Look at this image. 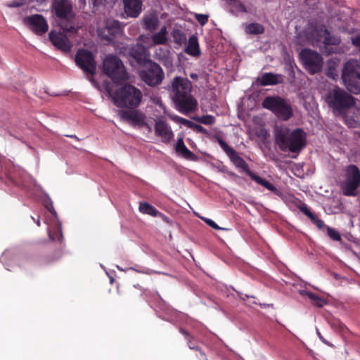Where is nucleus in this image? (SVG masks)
<instances>
[{
    "instance_id": "1",
    "label": "nucleus",
    "mask_w": 360,
    "mask_h": 360,
    "mask_svg": "<svg viewBox=\"0 0 360 360\" xmlns=\"http://www.w3.org/2000/svg\"><path fill=\"white\" fill-rule=\"evenodd\" d=\"M192 84L187 79L175 77L172 82V98L176 109L183 114L193 112L197 101L191 95Z\"/></svg>"
},
{
    "instance_id": "2",
    "label": "nucleus",
    "mask_w": 360,
    "mask_h": 360,
    "mask_svg": "<svg viewBox=\"0 0 360 360\" xmlns=\"http://www.w3.org/2000/svg\"><path fill=\"white\" fill-rule=\"evenodd\" d=\"M275 141L282 151L300 153L306 146L307 134L300 128L281 127L275 130Z\"/></svg>"
},
{
    "instance_id": "3",
    "label": "nucleus",
    "mask_w": 360,
    "mask_h": 360,
    "mask_svg": "<svg viewBox=\"0 0 360 360\" xmlns=\"http://www.w3.org/2000/svg\"><path fill=\"white\" fill-rule=\"evenodd\" d=\"M105 89L118 108L135 109L141 103L142 91L132 84H125L114 91L108 84L105 85Z\"/></svg>"
},
{
    "instance_id": "4",
    "label": "nucleus",
    "mask_w": 360,
    "mask_h": 360,
    "mask_svg": "<svg viewBox=\"0 0 360 360\" xmlns=\"http://www.w3.org/2000/svg\"><path fill=\"white\" fill-rule=\"evenodd\" d=\"M52 8L56 16L60 20V27L66 32L77 33V28L74 25L75 14L70 0H54Z\"/></svg>"
},
{
    "instance_id": "5",
    "label": "nucleus",
    "mask_w": 360,
    "mask_h": 360,
    "mask_svg": "<svg viewBox=\"0 0 360 360\" xmlns=\"http://www.w3.org/2000/svg\"><path fill=\"white\" fill-rule=\"evenodd\" d=\"M326 102L329 108L339 113L353 107L355 104L354 97L344 89L335 86L328 92Z\"/></svg>"
},
{
    "instance_id": "6",
    "label": "nucleus",
    "mask_w": 360,
    "mask_h": 360,
    "mask_svg": "<svg viewBox=\"0 0 360 360\" xmlns=\"http://www.w3.org/2000/svg\"><path fill=\"white\" fill-rule=\"evenodd\" d=\"M262 107L271 111L278 119L288 121L293 115L291 105L278 96H266L262 101Z\"/></svg>"
},
{
    "instance_id": "7",
    "label": "nucleus",
    "mask_w": 360,
    "mask_h": 360,
    "mask_svg": "<svg viewBox=\"0 0 360 360\" xmlns=\"http://www.w3.org/2000/svg\"><path fill=\"white\" fill-rule=\"evenodd\" d=\"M103 72L115 84H121L128 79V75L122 60L115 56H108L105 58Z\"/></svg>"
},
{
    "instance_id": "8",
    "label": "nucleus",
    "mask_w": 360,
    "mask_h": 360,
    "mask_svg": "<svg viewBox=\"0 0 360 360\" xmlns=\"http://www.w3.org/2000/svg\"><path fill=\"white\" fill-rule=\"evenodd\" d=\"M143 69L139 71L141 80L148 86H155L162 83L165 73L162 68L153 60H149Z\"/></svg>"
},
{
    "instance_id": "9",
    "label": "nucleus",
    "mask_w": 360,
    "mask_h": 360,
    "mask_svg": "<svg viewBox=\"0 0 360 360\" xmlns=\"http://www.w3.org/2000/svg\"><path fill=\"white\" fill-rule=\"evenodd\" d=\"M305 69L311 74L314 75L321 71L323 67V58L316 51L309 49H302L300 53Z\"/></svg>"
},
{
    "instance_id": "10",
    "label": "nucleus",
    "mask_w": 360,
    "mask_h": 360,
    "mask_svg": "<svg viewBox=\"0 0 360 360\" xmlns=\"http://www.w3.org/2000/svg\"><path fill=\"white\" fill-rule=\"evenodd\" d=\"M216 139L221 149L229 158L230 161L233 163V165L236 168L242 169L248 176H250L249 172H252L250 170L248 164L239 155L238 152L232 147L229 146L228 143L221 137L216 136Z\"/></svg>"
},
{
    "instance_id": "11",
    "label": "nucleus",
    "mask_w": 360,
    "mask_h": 360,
    "mask_svg": "<svg viewBox=\"0 0 360 360\" xmlns=\"http://www.w3.org/2000/svg\"><path fill=\"white\" fill-rule=\"evenodd\" d=\"M360 185V171L357 166L348 167L346 181L342 186L343 193L347 196L356 195V190Z\"/></svg>"
},
{
    "instance_id": "12",
    "label": "nucleus",
    "mask_w": 360,
    "mask_h": 360,
    "mask_svg": "<svg viewBox=\"0 0 360 360\" xmlns=\"http://www.w3.org/2000/svg\"><path fill=\"white\" fill-rule=\"evenodd\" d=\"M75 63L83 71L94 75L96 74V63L91 51L79 49L75 55Z\"/></svg>"
},
{
    "instance_id": "13",
    "label": "nucleus",
    "mask_w": 360,
    "mask_h": 360,
    "mask_svg": "<svg viewBox=\"0 0 360 360\" xmlns=\"http://www.w3.org/2000/svg\"><path fill=\"white\" fill-rule=\"evenodd\" d=\"M75 33L66 32L63 30L62 32L51 31L49 34V39L52 44L64 53H69L72 50V44L68 39V34H75Z\"/></svg>"
},
{
    "instance_id": "14",
    "label": "nucleus",
    "mask_w": 360,
    "mask_h": 360,
    "mask_svg": "<svg viewBox=\"0 0 360 360\" xmlns=\"http://www.w3.org/2000/svg\"><path fill=\"white\" fill-rule=\"evenodd\" d=\"M24 23L36 34L41 35L49 29V25L45 18L40 14H34L24 18Z\"/></svg>"
},
{
    "instance_id": "15",
    "label": "nucleus",
    "mask_w": 360,
    "mask_h": 360,
    "mask_svg": "<svg viewBox=\"0 0 360 360\" xmlns=\"http://www.w3.org/2000/svg\"><path fill=\"white\" fill-rule=\"evenodd\" d=\"M120 24L118 20H107L103 27L97 30L98 37L108 42L112 41L120 31Z\"/></svg>"
},
{
    "instance_id": "16",
    "label": "nucleus",
    "mask_w": 360,
    "mask_h": 360,
    "mask_svg": "<svg viewBox=\"0 0 360 360\" xmlns=\"http://www.w3.org/2000/svg\"><path fill=\"white\" fill-rule=\"evenodd\" d=\"M62 256L60 250H56L53 253L47 255L44 252H39L30 256L29 262L36 265H49L58 260Z\"/></svg>"
},
{
    "instance_id": "17",
    "label": "nucleus",
    "mask_w": 360,
    "mask_h": 360,
    "mask_svg": "<svg viewBox=\"0 0 360 360\" xmlns=\"http://www.w3.org/2000/svg\"><path fill=\"white\" fill-rule=\"evenodd\" d=\"M129 56L141 67L146 66L147 63L151 60L148 58L149 56L146 48L143 44L139 43L129 49Z\"/></svg>"
},
{
    "instance_id": "18",
    "label": "nucleus",
    "mask_w": 360,
    "mask_h": 360,
    "mask_svg": "<svg viewBox=\"0 0 360 360\" xmlns=\"http://www.w3.org/2000/svg\"><path fill=\"white\" fill-rule=\"evenodd\" d=\"M154 129L155 135L160 137L163 143H169L174 137V133L170 126L165 120L156 121Z\"/></svg>"
},
{
    "instance_id": "19",
    "label": "nucleus",
    "mask_w": 360,
    "mask_h": 360,
    "mask_svg": "<svg viewBox=\"0 0 360 360\" xmlns=\"http://www.w3.org/2000/svg\"><path fill=\"white\" fill-rule=\"evenodd\" d=\"M359 63L355 59L347 60L342 70L341 78L346 79L351 77L360 78V72L358 71Z\"/></svg>"
},
{
    "instance_id": "20",
    "label": "nucleus",
    "mask_w": 360,
    "mask_h": 360,
    "mask_svg": "<svg viewBox=\"0 0 360 360\" xmlns=\"http://www.w3.org/2000/svg\"><path fill=\"white\" fill-rule=\"evenodd\" d=\"M120 116L122 120L130 122L134 126H143L145 120V115L138 110H121Z\"/></svg>"
},
{
    "instance_id": "21",
    "label": "nucleus",
    "mask_w": 360,
    "mask_h": 360,
    "mask_svg": "<svg viewBox=\"0 0 360 360\" xmlns=\"http://www.w3.org/2000/svg\"><path fill=\"white\" fill-rule=\"evenodd\" d=\"M124 5L127 15L136 18L141 11L142 0H124Z\"/></svg>"
},
{
    "instance_id": "22",
    "label": "nucleus",
    "mask_w": 360,
    "mask_h": 360,
    "mask_svg": "<svg viewBox=\"0 0 360 360\" xmlns=\"http://www.w3.org/2000/svg\"><path fill=\"white\" fill-rule=\"evenodd\" d=\"M283 81V75L273 72L264 73L259 79V82L262 86L276 85L282 84Z\"/></svg>"
},
{
    "instance_id": "23",
    "label": "nucleus",
    "mask_w": 360,
    "mask_h": 360,
    "mask_svg": "<svg viewBox=\"0 0 360 360\" xmlns=\"http://www.w3.org/2000/svg\"><path fill=\"white\" fill-rule=\"evenodd\" d=\"M175 150L176 153L186 160H195L197 159V156L184 144L183 137H180L178 139L177 142L175 145Z\"/></svg>"
},
{
    "instance_id": "24",
    "label": "nucleus",
    "mask_w": 360,
    "mask_h": 360,
    "mask_svg": "<svg viewBox=\"0 0 360 360\" xmlns=\"http://www.w3.org/2000/svg\"><path fill=\"white\" fill-rule=\"evenodd\" d=\"M185 52L193 57H199L200 56L201 51L198 38L195 36L193 35L189 37Z\"/></svg>"
},
{
    "instance_id": "25",
    "label": "nucleus",
    "mask_w": 360,
    "mask_h": 360,
    "mask_svg": "<svg viewBox=\"0 0 360 360\" xmlns=\"http://www.w3.org/2000/svg\"><path fill=\"white\" fill-rule=\"evenodd\" d=\"M250 173V179L257 183L258 184L264 186L265 188L268 189L269 191L273 192L274 193L278 195L280 191L271 182L266 180L264 178H262L261 176L257 175L254 172H249Z\"/></svg>"
},
{
    "instance_id": "26",
    "label": "nucleus",
    "mask_w": 360,
    "mask_h": 360,
    "mask_svg": "<svg viewBox=\"0 0 360 360\" xmlns=\"http://www.w3.org/2000/svg\"><path fill=\"white\" fill-rule=\"evenodd\" d=\"M342 82L349 92L354 94H360V78L351 77L343 79Z\"/></svg>"
},
{
    "instance_id": "27",
    "label": "nucleus",
    "mask_w": 360,
    "mask_h": 360,
    "mask_svg": "<svg viewBox=\"0 0 360 360\" xmlns=\"http://www.w3.org/2000/svg\"><path fill=\"white\" fill-rule=\"evenodd\" d=\"M328 29L325 25L315 27L311 32V36L316 42H324V38L326 37Z\"/></svg>"
},
{
    "instance_id": "28",
    "label": "nucleus",
    "mask_w": 360,
    "mask_h": 360,
    "mask_svg": "<svg viewBox=\"0 0 360 360\" xmlns=\"http://www.w3.org/2000/svg\"><path fill=\"white\" fill-rule=\"evenodd\" d=\"M326 35V37H325V38H324L323 44L325 45L326 49H328L327 53L329 55L332 53H334V51H331L330 49H328L327 46H330V45H333V46L339 45L341 41V39H340V37L335 35V34H331L328 30L327 31Z\"/></svg>"
},
{
    "instance_id": "29",
    "label": "nucleus",
    "mask_w": 360,
    "mask_h": 360,
    "mask_svg": "<svg viewBox=\"0 0 360 360\" xmlns=\"http://www.w3.org/2000/svg\"><path fill=\"white\" fill-rule=\"evenodd\" d=\"M167 28L163 26L158 32L153 34L152 41L153 44L155 45L165 44L167 41Z\"/></svg>"
},
{
    "instance_id": "30",
    "label": "nucleus",
    "mask_w": 360,
    "mask_h": 360,
    "mask_svg": "<svg viewBox=\"0 0 360 360\" xmlns=\"http://www.w3.org/2000/svg\"><path fill=\"white\" fill-rule=\"evenodd\" d=\"M245 32L250 34H259L264 32V27L257 22H252L245 27Z\"/></svg>"
},
{
    "instance_id": "31",
    "label": "nucleus",
    "mask_w": 360,
    "mask_h": 360,
    "mask_svg": "<svg viewBox=\"0 0 360 360\" xmlns=\"http://www.w3.org/2000/svg\"><path fill=\"white\" fill-rule=\"evenodd\" d=\"M139 211L144 214H148L153 217H157L159 211L153 206L147 202H141L139 205Z\"/></svg>"
},
{
    "instance_id": "32",
    "label": "nucleus",
    "mask_w": 360,
    "mask_h": 360,
    "mask_svg": "<svg viewBox=\"0 0 360 360\" xmlns=\"http://www.w3.org/2000/svg\"><path fill=\"white\" fill-rule=\"evenodd\" d=\"M49 237L51 240H58L61 243L63 240L60 224H57L55 227V233H53L51 230H48Z\"/></svg>"
},
{
    "instance_id": "33",
    "label": "nucleus",
    "mask_w": 360,
    "mask_h": 360,
    "mask_svg": "<svg viewBox=\"0 0 360 360\" xmlns=\"http://www.w3.org/2000/svg\"><path fill=\"white\" fill-rule=\"evenodd\" d=\"M179 331H180V333L182 335H184V337L187 340V341H188V346L189 347L190 349H195V350H199L200 349V347L198 346L195 345V343L193 341V337L190 335V333L188 332H187L186 330H184L182 328H181L179 329Z\"/></svg>"
},
{
    "instance_id": "34",
    "label": "nucleus",
    "mask_w": 360,
    "mask_h": 360,
    "mask_svg": "<svg viewBox=\"0 0 360 360\" xmlns=\"http://www.w3.org/2000/svg\"><path fill=\"white\" fill-rule=\"evenodd\" d=\"M328 68L327 70V75L329 77L335 79V77L338 76L336 71V67L338 65L337 62L333 60H329L328 62Z\"/></svg>"
},
{
    "instance_id": "35",
    "label": "nucleus",
    "mask_w": 360,
    "mask_h": 360,
    "mask_svg": "<svg viewBox=\"0 0 360 360\" xmlns=\"http://www.w3.org/2000/svg\"><path fill=\"white\" fill-rule=\"evenodd\" d=\"M195 120L201 124L206 125H212L215 122V118L210 115H203L202 117H195Z\"/></svg>"
},
{
    "instance_id": "36",
    "label": "nucleus",
    "mask_w": 360,
    "mask_h": 360,
    "mask_svg": "<svg viewBox=\"0 0 360 360\" xmlns=\"http://www.w3.org/2000/svg\"><path fill=\"white\" fill-rule=\"evenodd\" d=\"M173 120H174L176 122L180 123L181 124H184V126L193 129L195 125V123L179 116H173L172 117Z\"/></svg>"
},
{
    "instance_id": "37",
    "label": "nucleus",
    "mask_w": 360,
    "mask_h": 360,
    "mask_svg": "<svg viewBox=\"0 0 360 360\" xmlns=\"http://www.w3.org/2000/svg\"><path fill=\"white\" fill-rule=\"evenodd\" d=\"M328 236L335 241H340L341 240V236L338 231L330 226H326Z\"/></svg>"
},
{
    "instance_id": "38",
    "label": "nucleus",
    "mask_w": 360,
    "mask_h": 360,
    "mask_svg": "<svg viewBox=\"0 0 360 360\" xmlns=\"http://www.w3.org/2000/svg\"><path fill=\"white\" fill-rule=\"evenodd\" d=\"M172 36L174 42L178 44H181L186 41L185 35L179 30L173 32Z\"/></svg>"
},
{
    "instance_id": "39",
    "label": "nucleus",
    "mask_w": 360,
    "mask_h": 360,
    "mask_svg": "<svg viewBox=\"0 0 360 360\" xmlns=\"http://www.w3.org/2000/svg\"><path fill=\"white\" fill-rule=\"evenodd\" d=\"M144 22L146 27L150 30H155L158 26L157 19L153 17L146 18Z\"/></svg>"
},
{
    "instance_id": "40",
    "label": "nucleus",
    "mask_w": 360,
    "mask_h": 360,
    "mask_svg": "<svg viewBox=\"0 0 360 360\" xmlns=\"http://www.w3.org/2000/svg\"><path fill=\"white\" fill-rule=\"evenodd\" d=\"M310 220L319 229L323 230L324 229H326L327 226H326L324 221L319 219L316 214H314Z\"/></svg>"
},
{
    "instance_id": "41",
    "label": "nucleus",
    "mask_w": 360,
    "mask_h": 360,
    "mask_svg": "<svg viewBox=\"0 0 360 360\" xmlns=\"http://www.w3.org/2000/svg\"><path fill=\"white\" fill-rule=\"evenodd\" d=\"M209 15L207 14H199V13H196L195 15V20L198 22V23L202 25V26H204L205 24L207 23L208 22V19H209Z\"/></svg>"
},
{
    "instance_id": "42",
    "label": "nucleus",
    "mask_w": 360,
    "mask_h": 360,
    "mask_svg": "<svg viewBox=\"0 0 360 360\" xmlns=\"http://www.w3.org/2000/svg\"><path fill=\"white\" fill-rule=\"evenodd\" d=\"M300 210L304 213L306 216H307L310 219L313 217L314 215V213H312L309 209L307 207V206L305 204H303L300 207Z\"/></svg>"
},
{
    "instance_id": "43",
    "label": "nucleus",
    "mask_w": 360,
    "mask_h": 360,
    "mask_svg": "<svg viewBox=\"0 0 360 360\" xmlns=\"http://www.w3.org/2000/svg\"><path fill=\"white\" fill-rule=\"evenodd\" d=\"M204 221L205 223L209 225L210 227L215 230H220L221 229V227H219L213 220L210 219H205Z\"/></svg>"
},
{
    "instance_id": "44",
    "label": "nucleus",
    "mask_w": 360,
    "mask_h": 360,
    "mask_svg": "<svg viewBox=\"0 0 360 360\" xmlns=\"http://www.w3.org/2000/svg\"><path fill=\"white\" fill-rule=\"evenodd\" d=\"M193 130H195L197 132H200L201 134H205V135L208 134V131L200 124H195Z\"/></svg>"
},
{
    "instance_id": "45",
    "label": "nucleus",
    "mask_w": 360,
    "mask_h": 360,
    "mask_svg": "<svg viewBox=\"0 0 360 360\" xmlns=\"http://www.w3.org/2000/svg\"><path fill=\"white\" fill-rule=\"evenodd\" d=\"M352 43L354 46L359 48L360 51V35L352 38Z\"/></svg>"
},
{
    "instance_id": "46",
    "label": "nucleus",
    "mask_w": 360,
    "mask_h": 360,
    "mask_svg": "<svg viewBox=\"0 0 360 360\" xmlns=\"http://www.w3.org/2000/svg\"><path fill=\"white\" fill-rule=\"evenodd\" d=\"M47 210L55 217H56V212L54 210L53 205L52 202H49L46 205Z\"/></svg>"
},
{
    "instance_id": "47",
    "label": "nucleus",
    "mask_w": 360,
    "mask_h": 360,
    "mask_svg": "<svg viewBox=\"0 0 360 360\" xmlns=\"http://www.w3.org/2000/svg\"><path fill=\"white\" fill-rule=\"evenodd\" d=\"M325 303V300L319 296L318 300H316L314 304L319 307H321L324 305Z\"/></svg>"
},
{
    "instance_id": "48",
    "label": "nucleus",
    "mask_w": 360,
    "mask_h": 360,
    "mask_svg": "<svg viewBox=\"0 0 360 360\" xmlns=\"http://www.w3.org/2000/svg\"><path fill=\"white\" fill-rule=\"evenodd\" d=\"M307 297H308L310 300H311L314 302L316 300H318L319 295H316V294H315V293H313V292H307Z\"/></svg>"
},
{
    "instance_id": "49",
    "label": "nucleus",
    "mask_w": 360,
    "mask_h": 360,
    "mask_svg": "<svg viewBox=\"0 0 360 360\" xmlns=\"http://www.w3.org/2000/svg\"><path fill=\"white\" fill-rule=\"evenodd\" d=\"M94 6H97L103 4L105 0H91Z\"/></svg>"
},
{
    "instance_id": "50",
    "label": "nucleus",
    "mask_w": 360,
    "mask_h": 360,
    "mask_svg": "<svg viewBox=\"0 0 360 360\" xmlns=\"http://www.w3.org/2000/svg\"><path fill=\"white\" fill-rule=\"evenodd\" d=\"M32 219H33V220H34V221H36L37 225L38 226H40L41 224H40V217H39V216H37V220H35V219H34V217H32Z\"/></svg>"
},
{
    "instance_id": "51",
    "label": "nucleus",
    "mask_w": 360,
    "mask_h": 360,
    "mask_svg": "<svg viewBox=\"0 0 360 360\" xmlns=\"http://www.w3.org/2000/svg\"><path fill=\"white\" fill-rule=\"evenodd\" d=\"M23 4H17L15 2H13V4L11 5V6L12 7H18V6H22Z\"/></svg>"
},
{
    "instance_id": "52",
    "label": "nucleus",
    "mask_w": 360,
    "mask_h": 360,
    "mask_svg": "<svg viewBox=\"0 0 360 360\" xmlns=\"http://www.w3.org/2000/svg\"><path fill=\"white\" fill-rule=\"evenodd\" d=\"M318 335H319V337L320 338V339L323 341V342H324L326 345H328L327 341L322 338V336L321 335L320 333H318Z\"/></svg>"
},
{
    "instance_id": "53",
    "label": "nucleus",
    "mask_w": 360,
    "mask_h": 360,
    "mask_svg": "<svg viewBox=\"0 0 360 360\" xmlns=\"http://www.w3.org/2000/svg\"><path fill=\"white\" fill-rule=\"evenodd\" d=\"M190 77H191V78H192V79H197V78H198V75H197V74H195V73H191V74L190 75Z\"/></svg>"
},
{
    "instance_id": "54",
    "label": "nucleus",
    "mask_w": 360,
    "mask_h": 360,
    "mask_svg": "<svg viewBox=\"0 0 360 360\" xmlns=\"http://www.w3.org/2000/svg\"><path fill=\"white\" fill-rule=\"evenodd\" d=\"M143 126H146L149 131H151L150 127L148 125V124L146 123L145 122Z\"/></svg>"
},
{
    "instance_id": "55",
    "label": "nucleus",
    "mask_w": 360,
    "mask_h": 360,
    "mask_svg": "<svg viewBox=\"0 0 360 360\" xmlns=\"http://www.w3.org/2000/svg\"><path fill=\"white\" fill-rule=\"evenodd\" d=\"M228 174H229V176H236L235 173L233 172H229Z\"/></svg>"
},
{
    "instance_id": "56",
    "label": "nucleus",
    "mask_w": 360,
    "mask_h": 360,
    "mask_svg": "<svg viewBox=\"0 0 360 360\" xmlns=\"http://www.w3.org/2000/svg\"><path fill=\"white\" fill-rule=\"evenodd\" d=\"M67 136H69V137H71V138H75L77 139V137L75 136H73V135H68Z\"/></svg>"
},
{
    "instance_id": "57",
    "label": "nucleus",
    "mask_w": 360,
    "mask_h": 360,
    "mask_svg": "<svg viewBox=\"0 0 360 360\" xmlns=\"http://www.w3.org/2000/svg\"><path fill=\"white\" fill-rule=\"evenodd\" d=\"M272 1V0H263V1H264V3L270 2V1Z\"/></svg>"
},
{
    "instance_id": "58",
    "label": "nucleus",
    "mask_w": 360,
    "mask_h": 360,
    "mask_svg": "<svg viewBox=\"0 0 360 360\" xmlns=\"http://www.w3.org/2000/svg\"><path fill=\"white\" fill-rule=\"evenodd\" d=\"M359 136H360V133L359 134Z\"/></svg>"
}]
</instances>
